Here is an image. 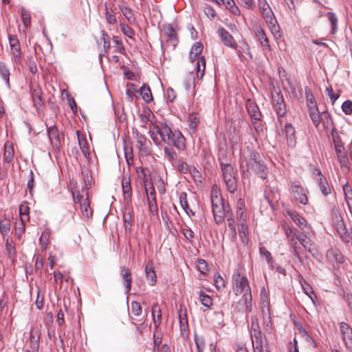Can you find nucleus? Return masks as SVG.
<instances>
[{
	"label": "nucleus",
	"mask_w": 352,
	"mask_h": 352,
	"mask_svg": "<svg viewBox=\"0 0 352 352\" xmlns=\"http://www.w3.org/2000/svg\"><path fill=\"white\" fill-rule=\"evenodd\" d=\"M211 204L214 221L220 224L226 217L228 226L230 230L235 231V221L232 217L229 206H226L219 190L213 187L211 190Z\"/></svg>",
	"instance_id": "obj_1"
},
{
	"label": "nucleus",
	"mask_w": 352,
	"mask_h": 352,
	"mask_svg": "<svg viewBox=\"0 0 352 352\" xmlns=\"http://www.w3.org/2000/svg\"><path fill=\"white\" fill-rule=\"evenodd\" d=\"M162 140L168 145H173L177 149L183 151L186 148L185 138L183 135L178 131H173L167 125L162 126H154Z\"/></svg>",
	"instance_id": "obj_2"
},
{
	"label": "nucleus",
	"mask_w": 352,
	"mask_h": 352,
	"mask_svg": "<svg viewBox=\"0 0 352 352\" xmlns=\"http://www.w3.org/2000/svg\"><path fill=\"white\" fill-rule=\"evenodd\" d=\"M258 8L262 16L272 34L280 36L279 26L275 15L266 0H258Z\"/></svg>",
	"instance_id": "obj_3"
},
{
	"label": "nucleus",
	"mask_w": 352,
	"mask_h": 352,
	"mask_svg": "<svg viewBox=\"0 0 352 352\" xmlns=\"http://www.w3.org/2000/svg\"><path fill=\"white\" fill-rule=\"evenodd\" d=\"M261 160H262V158L260 154L249 146L243 148L241 151L240 166L243 174L248 177L250 168L256 166V164Z\"/></svg>",
	"instance_id": "obj_4"
},
{
	"label": "nucleus",
	"mask_w": 352,
	"mask_h": 352,
	"mask_svg": "<svg viewBox=\"0 0 352 352\" xmlns=\"http://www.w3.org/2000/svg\"><path fill=\"white\" fill-rule=\"evenodd\" d=\"M232 288L235 295L245 294L252 293L249 281L247 277L241 274L239 268L236 269L232 276Z\"/></svg>",
	"instance_id": "obj_5"
},
{
	"label": "nucleus",
	"mask_w": 352,
	"mask_h": 352,
	"mask_svg": "<svg viewBox=\"0 0 352 352\" xmlns=\"http://www.w3.org/2000/svg\"><path fill=\"white\" fill-rule=\"evenodd\" d=\"M220 167L222 178L227 190L230 193H234L237 190V181L236 178V173L234 171L232 166L230 164L221 162L220 164Z\"/></svg>",
	"instance_id": "obj_6"
},
{
	"label": "nucleus",
	"mask_w": 352,
	"mask_h": 352,
	"mask_svg": "<svg viewBox=\"0 0 352 352\" xmlns=\"http://www.w3.org/2000/svg\"><path fill=\"white\" fill-rule=\"evenodd\" d=\"M331 221L333 226L344 242H349L351 237L344 224L342 218L337 207L331 209Z\"/></svg>",
	"instance_id": "obj_7"
},
{
	"label": "nucleus",
	"mask_w": 352,
	"mask_h": 352,
	"mask_svg": "<svg viewBox=\"0 0 352 352\" xmlns=\"http://www.w3.org/2000/svg\"><path fill=\"white\" fill-rule=\"evenodd\" d=\"M252 293L242 294L241 298L234 305V310L236 312L248 314L252 311Z\"/></svg>",
	"instance_id": "obj_8"
},
{
	"label": "nucleus",
	"mask_w": 352,
	"mask_h": 352,
	"mask_svg": "<svg viewBox=\"0 0 352 352\" xmlns=\"http://www.w3.org/2000/svg\"><path fill=\"white\" fill-rule=\"evenodd\" d=\"M10 47L12 60L14 63H20L21 60V52L20 43L15 35H10L8 37Z\"/></svg>",
	"instance_id": "obj_9"
},
{
	"label": "nucleus",
	"mask_w": 352,
	"mask_h": 352,
	"mask_svg": "<svg viewBox=\"0 0 352 352\" xmlns=\"http://www.w3.org/2000/svg\"><path fill=\"white\" fill-rule=\"evenodd\" d=\"M342 339L347 349L352 351V328L344 322L339 324Z\"/></svg>",
	"instance_id": "obj_10"
},
{
	"label": "nucleus",
	"mask_w": 352,
	"mask_h": 352,
	"mask_svg": "<svg viewBox=\"0 0 352 352\" xmlns=\"http://www.w3.org/2000/svg\"><path fill=\"white\" fill-rule=\"evenodd\" d=\"M274 109L278 116L283 117L286 113V107L283 96L278 92L272 94Z\"/></svg>",
	"instance_id": "obj_11"
},
{
	"label": "nucleus",
	"mask_w": 352,
	"mask_h": 352,
	"mask_svg": "<svg viewBox=\"0 0 352 352\" xmlns=\"http://www.w3.org/2000/svg\"><path fill=\"white\" fill-rule=\"evenodd\" d=\"M327 258L334 267H339L344 261L342 254L336 249H331L327 252Z\"/></svg>",
	"instance_id": "obj_12"
},
{
	"label": "nucleus",
	"mask_w": 352,
	"mask_h": 352,
	"mask_svg": "<svg viewBox=\"0 0 352 352\" xmlns=\"http://www.w3.org/2000/svg\"><path fill=\"white\" fill-rule=\"evenodd\" d=\"M218 34L220 36L223 44L232 49L237 48V43L234 41L233 36L225 28L221 27L217 30Z\"/></svg>",
	"instance_id": "obj_13"
},
{
	"label": "nucleus",
	"mask_w": 352,
	"mask_h": 352,
	"mask_svg": "<svg viewBox=\"0 0 352 352\" xmlns=\"http://www.w3.org/2000/svg\"><path fill=\"white\" fill-rule=\"evenodd\" d=\"M198 55L190 53V59L192 62L197 59L196 68H197V77L198 79H202L205 74L206 69V60L203 56L197 57Z\"/></svg>",
	"instance_id": "obj_14"
},
{
	"label": "nucleus",
	"mask_w": 352,
	"mask_h": 352,
	"mask_svg": "<svg viewBox=\"0 0 352 352\" xmlns=\"http://www.w3.org/2000/svg\"><path fill=\"white\" fill-rule=\"evenodd\" d=\"M318 186L324 196H327L331 193V189L327 181L326 177L321 173L320 170H317L316 177Z\"/></svg>",
	"instance_id": "obj_15"
},
{
	"label": "nucleus",
	"mask_w": 352,
	"mask_h": 352,
	"mask_svg": "<svg viewBox=\"0 0 352 352\" xmlns=\"http://www.w3.org/2000/svg\"><path fill=\"white\" fill-rule=\"evenodd\" d=\"M256 164V166H254L252 168H250L248 176L251 174V173H254L262 179L267 178L268 170L263 160H261Z\"/></svg>",
	"instance_id": "obj_16"
},
{
	"label": "nucleus",
	"mask_w": 352,
	"mask_h": 352,
	"mask_svg": "<svg viewBox=\"0 0 352 352\" xmlns=\"http://www.w3.org/2000/svg\"><path fill=\"white\" fill-rule=\"evenodd\" d=\"M132 134L135 139L137 147L142 151L147 152V139L146 138L140 133L138 129H133Z\"/></svg>",
	"instance_id": "obj_17"
},
{
	"label": "nucleus",
	"mask_w": 352,
	"mask_h": 352,
	"mask_svg": "<svg viewBox=\"0 0 352 352\" xmlns=\"http://www.w3.org/2000/svg\"><path fill=\"white\" fill-rule=\"evenodd\" d=\"M120 276L125 285V293L129 294L131 289L132 282L131 270L126 267H121Z\"/></svg>",
	"instance_id": "obj_18"
},
{
	"label": "nucleus",
	"mask_w": 352,
	"mask_h": 352,
	"mask_svg": "<svg viewBox=\"0 0 352 352\" xmlns=\"http://www.w3.org/2000/svg\"><path fill=\"white\" fill-rule=\"evenodd\" d=\"M246 109L252 119L258 121L261 118V112L256 104L252 100L248 99L246 102Z\"/></svg>",
	"instance_id": "obj_19"
},
{
	"label": "nucleus",
	"mask_w": 352,
	"mask_h": 352,
	"mask_svg": "<svg viewBox=\"0 0 352 352\" xmlns=\"http://www.w3.org/2000/svg\"><path fill=\"white\" fill-rule=\"evenodd\" d=\"M284 132L287 145L290 147H294L296 145L295 130L291 124L287 123L285 126Z\"/></svg>",
	"instance_id": "obj_20"
},
{
	"label": "nucleus",
	"mask_w": 352,
	"mask_h": 352,
	"mask_svg": "<svg viewBox=\"0 0 352 352\" xmlns=\"http://www.w3.org/2000/svg\"><path fill=\"white\" fill-rule=\"evenodd\" d=\"M254 32V34H255L256 37L260 42L261 45L266 47V48L268 50H271V47H270V45L269 43V40H268L267 37L266 36L264 30H263V28L261 26L258 25V26L255 27Z\"/></svg>",
	"instance_id": "obj_21"
},
{
	"label": "nucleus",
	"mask_w": 352,
	"mask_h": 352,
	"mask_svg": "<svg viewBox=\"0 0 352 352\" xmlns=\"http://www.w3.org/2000/svg\"><path fill=\"white\" fill-rule=\"evenodd\" d=\"M47 133L52 145L58 149L60 146V140L56 127L54 126H50L47 130Z\"/></svg>",
	"instance_id": "obj_22"
},
{
	"label": "nucleus",
	"mask_w": 352,
	"mask_h": 352,
	"mask_svg": "<svg viewBox=\"0 0 352 352\" xmlns=\"http://www.w3.org/2000/svg\"><path fill=\"white\" fill-rule=\"evenodd\" d=\"M296 240L300 242V243L302 245V247L307 250L310 254H311L314 256H316V248L315 244L311 243L310 239L307 237L306 236L301 237L300 236H296Z\"/></svg>",
	"instance_id": "obj_23"
},
{
	"label": "nucleus",
	"mask_w": 352,
	"mask_h": 352,
	"mask_svg": "<svg viewBox=\"0 0 352 352\" xmlns=\"http://www.w3.org/2000/svg\"><path fill=\"white\" fill-rule=\"evenodd\" d=\"M292 192L295 199L298 201L301 204L306 205L308 202L307 195L305 190L298 186H295L292 188Z\"/></svg>",
	"instance_id": "obj_24"
},
{
	"label": "nucleus",
	"mask_w": 352,
	"mask_h": 352,
	"mask_svg": "<svg viewBox=\"0 0 352 352\" xmlns=\"http://www.w3.org/2000/svg\"><path fill=\"white\" fill-rule=\"evenodd\" d=\"M122 192L124 199L130 200L131 197V186L130 178L124 175L122 179Z\"/></svg>",
	"instance_id": "obj_25"
},
{
	"label": "nucleus",
	"mask_w": 352,
	"mask_h": 352,
	"mask_svg": "<svg viewBox=\"0 0 352 352\" xmlns=\"http://www.w3.org/2000/svg\"><path fill=\"white\" fill-rule=\"evenodd\" d=\"M146 278L151 285H154L157 281V276L151 263H148L145 267Z\"/></svg>",
	"instance_id": "obj_26"
},
{
	"label": "nucleus",
	"mask_w": 352,
	"mask_h": 352,
	"mask_svg": "<svg viewBox=\"0 0 352 352\" xmlns=\"http://www.w3.org/2000/svg\"><path fill=\"white\" fill-rule=\"evenodd\" d=\"M10 69L7 65L3 62L0 61V77L4 81L6 86L8 89L10 88Z\"/></svg>",
	"instance_id": "obj_27"
},
{
	"label": "nucleus",
	"mask_w": 352,
	"mask_h": 352,
	"mask_svg": "<svg viewBox=\"0 0 352 352\" xmlns=\"http://www.w3.org/2000/svg\"><path fill=\"white\" fill-rule=\"evenodd\" d=\"M51 236V230L49 228H45L40 236L39 244L42 250H45L50 243V238Z\"/></svg>",
	"instance_id": "obj_28"
},
{
	"label": "nucleus",
	"mask_w": 352,
	"mask_h": 352,
	"mask_svg": "<svg viewBox=\"0 0 352 352\" xmlns=\"http://www.w3.org/2000/svg\"><path fill=\"white\" fill-rule=\"evenodd\" d=\"M287 214L291 217L293 221L300 228L303 229L306 225V220L301 216H300L296 211L288 210Z\"/></svg>",
	"instance_id": "obj_29"
},
{
	"label": "nucleus",
	"mask_w": 352,
	"mask_h": 352,
	"mask_svg": "<svg viewBox=\"0 0 352 352\" xmlns=\"http://www.w3.org/2000/svg\"><path fill=\"white\" fill-rule=\"evenodd\" d=\"M164 34L168 38V41L171 42L173 45L177 44V33L171 25H167L164 27Z\"/></svg>",
	"instance_id": "obj_30"
},
{
	"label": "nucleus",
	"mask_w": 352,
	"mask_h": 352,
	"mask_svg": "<svg viewBox=\"0 0 352 352\" xmlns=\"http://www.w3.org/2000/svg\"><path fill=\"white\" fill-rule=\"evenodd\" d=\"M119 9L122 16L127 20L129 24H134L135 18L134 16L133 10L124 6H119Z\"/></svg>",
	"instance_id": "obj_31"
},
{
	"label": "nucleus",
	"mask_w": 352,
	"mask_h": 352,
	"mask_svg": "<svg viewBox=\"0 0 352 352\" xmlns=\"http://www.w3.org/2000/svg\"><path fill=\"white\" fill-rule=\"evenodd\" d=\"M309 113L314 126L318 127L321 122V113H319L316 105L309 107Z\"/></svg>",
	"instance_id": "obj_32"
},
{
	"label": "nucleus",
	"mask_w": 352,
	"mask_h": 352,
	"mask_svg": "<svg viewBox=\"0 0 352 352\" xmlns=\"http://www.w3.org/2000/svg\"><path fill=\"white\" fill-rule=\"evenodd\" d=\"M152 316L155 329L158 328L162 321L161 309L158 304L155 303L152 307Z\"/></svg>",
	"instance_id": "obj_33"
},
{
	"label": "nucleus",
	"mask_w": 352,
	"mask_h": 352,
	"mask_svg": "<svg viewBox=\"0 0 352 352\" xmlns=\"http://www.w3.org/2000/svg\"><path fill=\"white\" fill-rule=\"evenodd\" d=\"M337 159L342 166L348 167L349 159L344 152V146L335 149Z\"/></svg>",
	"instance_id": "obj_34"
},
{
	"label": "nucleus",
	"mask_w": 352,
	"mask_h": 352,
	"mask_svg": "<svg viewBox=\"0 0 352 352\" xmlns=\"http://www.w3.org/2000/svg\"><path fill=\"white\" fill-rule=\"evenodd\" d=\"M179 202L182 208L189 217L195 215V212L189 208L187 200V194L186 192H182L180 194Z\"/></svg>",
	"instance_id": "obj_35"
},
{
	"label": "nucleus",
	"mask_w": 352,
	"mask_h": 352,
	"mask_svg": "<svg viewBox=\"0 0 352 352\" xmlns=\"http://www.w3.org/2000/svg\"><path fill=\"white\" fill-rule=\"evenodd\" d=\"M237 54L241 60L246 59L248 57L252 58L250 46L247 43H243L237 50Z\"/></svg>",
	"instance_id": "obj_36"
},
{
	"label": "nucleus",
	"mask_w": 352,
	"mask_h": 352,
	"mask_svg": "<svg viewBox=\"0 0 352 352\" xmlns=\"http://www.w3.org/2000/svg\"><path fill=\"white\" fill-rule=\"evenodd\" d=\"M285 232L286 236L290 239L291 244L292 245V248H294V254L298 257L299 254H298V251L296 250V245L297 243L296 240V236H299V235H296L295 233H294L292 230L289 227L285 228Z\"/></svg>",
	"instance_id": "obj_37"
},
{
	"label": "nucleus",
	"mask_w": 352,
	"mask_h": 352,
	"mask_svg": "<svg viewBox=\"0 0 352 352\" xmlns=\"http://www.w3.org/2000/svg\"><path fill=\"white\" fill-rule=\"evenodd\" d=\"M76 135L78 137V144L80 146V148L82 152L84 153L85 157H88L89 156L90 153L89 152V148L87 146V142L86 138L85 137H82L80 135V132L79 131H76Z\"/></svg>",
	"instance_id": "obj_38"
},
{
	"label": "nucleus",
	"mask_w": 352,
	"mask_h": 352,
	"mask_svg": "<svg viewBox=\"0 0 352 352\" xmlns=\"http://www.w3.org/2000/svg\"><path fill=\"white\" fill-rule=\"evenodd\" d=\"M344 195L345 201L348 206L350 212L352 214V208L350 204V201L352 200V189L348 183H346L342 188Z\"/></svg>",
	"instance_id": "obj_39"
},
{
	"label": "nucleus",
	"mask_w": 352,
	"mask_h": 352,
	"mask_svg": "<svg viewBox=\"0 0 352 352\" xmlns=\"http://www.w3.org/2000/svg\"><path fill=\"white\" fill-rule=\"evenodd\" d=\"M198 294L201 305L208 309L210 308L213 304L212 298L209 295L206 294L202 290L199 291Z\"/></svg>",
	"instance_id": "obj_40"
},
{
	"label": "nucleus",
	"mask_w": 352,
	"mask_h": 352,
	"mask_svg": "<svg viewBox=\"0 0 352 352\" xmlns=\"http://www.w3.org/2000/svg\"><path fill=\"white\" fill-rule=\"evenodd\" d=\"M80 209L82 212V217L86 219H89L92 215V210L90 208L89 202L88 198H85L84 201H82L80 204Z\"/></svg>",
	"instance_id": "obj_41"
},
{
	"label": "nucleus",
	"mask_w": 352,
	"mask_h": 352,
	"mask_svg": "<svg viewBox=\"0 0 352 352\" xmlns=\"http://www.w3.org/2000/svg\"><path fill=\"white\" fill-rule=\"evenodd\" d=\"M250 335L252 346L263 344L262 333L259 330L252 329Z\"/></svg>",
	"instance_id": "obj_42"
},
{
	"label": "nucleus",
	"mask_w": 352,
	"mask_h": 352,
	"mask_svg": "<svg viewBox=\"0 0 352 352\" xmlns=\"http://www.w3.org/2000/svg\"><path fill=\"white\" fill-rule=\"evenodd\" d=\"M140 94L142 96V99L146 102H149L151 100H153V96L151 94V91L148 86H146V85H143L142 87L140 89Z\"/></svg>",
	"instance_id": "obj_43"
},
{
	"label": "nucleus",
	"mask_w": 352,
	"mask_h": 352,
	"mask_svg": "<svg viewBox=\"0 0 352 352\" xmlns=\"http://www.w3.org/2000/svg\"><path fill=\"white\" fill-rule=\"evenodd\" d=\"M32 101L34 107L38 109L43 105V101L41 98V91L34 89L32 94Z\"/></svg>",
	"instance_id": "obj_44"
},
{
	"label": "nucleus",
	"mask_w": 352,
	"mask_h": 352,
	"mask_svg": "<svg viewBox=\"0 0 352 352\" xmlns=\"http://www.w3.org/2000/svg\"><path fill=\"white\" fill-rule=\"evenodd\" d=\"M14 158V148L12 145H5L3 160L7 163L12 162Z\"/></svg>",
	"instance_id": "obj_45"
},
{
	"label": "nucleus",
	"mask_w": 352,
	"mask_h": 352,
	"mask_svg": "<svg viewBox=\"0 0 352 352\" xmlns=\"http://www.w3.org/2000/svg\"><path fill=\"white\" fill-rule=\"evenodd\" d=\"M327 16L331 25V33L335 34L337 31L338 18L333 12H327Z\"/></svg>",
	"instance_id": "obj_46"
},
{
	"label": "nucleus",
	"mask_w": 352,
	"mask_h": 352,
	"mask_svg": "<svg viewBox=\"0 0 352 352\" xmlns=\"http://www.w3.org/2000/svg\"><path fill=\"white\" fill-rule=\"evenodd\" d=\"M74 201L76 204L79 203L80 204L84 201L85 198H88V193L87 190H82V193L79 191L72 192Z\"/></svg>",
	"instance_id": "obj_47"
},
{
	"label": "nucleus",
	"mask_w": 352,
	"mask_h": 352,
	"mask_svg": "<svg viewBox=\"0 0 352 352\" xmlns=\"http://www.w3.org/2000/svg\"><path fill=\"white\" fill-rule=\"evenodd\" d=\"M10 230V221L9 219H4L0 220V232L2 235L7 234Z\"/></svg>",
	"instance_id": "obj_48"
},
{
	"label": "nucleus",
	"mask_w": 352,
	"mask_h": 352,
	"mask_svg": "<svg viewBox=\"0 0 352 352\" xmlns=\"http://www.w3.org/2000/svg\"><path fill=\"white\" fill-rule=\"evenodd\" d=\"M259 253L261 256L265 257L267 264L272 267L273 258L271 253L265 247H261L259 248Z\"/></svg>",
	"instance_id": "obj_49"
},
{
	"label": "nucleus",
	"mask_w": 352,
	"mask_h": 352,
	"mask_svg": "<svg viewBox=\"0 0 352 352\" xmlns=\"http://www.w3.org/2000/svg\"><path fill=\"white\" fill-rule=\"evenodd\" d=\"M321 122H322L324 127L327 129H329L332 124L331 116L327 111H324L321 113Z\"/></svg>",
	"instance_id": "obj_50"
},
{
	"label": "nucleus",
	"mask_w": 352,
	"mask_h": 352,
	"mask_svg": "<svg viewBox=\"0 0 352 352\" xmlns=\"http://www.w3.org/2000/svg\"><path fill=\"white\" fill-rule=\"evenodd\" d=\"M131 314L135 316H140L142 313V308L140 302L133 301L131 303Z\"/></svg>",
	"instance_id": "obj_51"
},
{
	"label": "nucleus",
	"mask_w": 352,
	"mask_h": 352,
	"mask_svg": "<svg viewBox=\"0 0 352 352\" xmlns=\"http://www.w3.org/2000/svg\"><path fill=\"white\" fill-rule=\"evenodd\" d=\"M137 89L134 84H128L126 94L130 101H133L134 97H136Z\"/></svg>",
	"instance_id": "obj_52"
},
{
	"label": "nucleus",
	"mask_w": 352,
	"mask_h": 352,
	"mask_svg": "<svg viewBox=\"0 0 352 352\" xmlns=\"http://www.w3.org/2000/svg\"><path fill=\"white\" fill-rule=\"evenodd\" d=\"M21 20L23 25L27 28L30 24L31 16L28 11L22 8L21 10Z\"/></svg>",
	"instance_id": "obj_53"
},
{
	"label": "nucleus",
	"mask_w": 352,
	"mask_h": 352,
	"mask_svg": "<svg viewBox=\"0 0 352 352\" xmlns=\"http://www.w3.org/2000/svg\"><path fill=\"white\" fill-rule=\"evenodd\" d=\"M182 233L189 242H192L195 235L194 232L188 227L184 226L182 228Z\"/></svg>",
	"instance_id": "obj_54"
},
{
	"label": "nucleus",
	"mask_w": 352,
	"mask_h": 352,
	"mask_svg": "<svg viewBox=\"0 0 352 352\" xmlns=\"http://www.w3.org/2000/svg\"><path fill=\"white\" fill-rule=\"evenodd\" d=\"M153 114L149 110L143 111V112L140 114L141 122L142 123V126L146 127V125L150 121V117Z\"/></svg>",
	"instance_id": "obj_55"
},
{
	"label": "nucleus",
	"mask_w": 352,
	"mask_h": 352,
	"mask_svg": "<svg viewBox=\"0 0 352 352\" xmlns=\"http://www.w3.org/2000/svg\"><path fill=\"white\" fill-rule=\"evenodd\" d=\"M332 139H333V144L334 146V149L343 147V144L342 143V140L336 131H332L331 133Z\"/></svg>",
	"instance_id": "obj_56"
},
{
	"label": "nucleus",
	"mask_w": 352,
	"mask_h": 352,
	"mask_svg": "<svg viewBox=\"0 0 352 352\" xmlns=\"http://www.w3.org/2000/svg\"><path fill=\"white\" fill-rule=\"evenodd\" d=\"M146 192L147 193V198L149 202L150 207L151 208L153 206H156L155 193L154 188L153 187L151 188V190L149 192L148 189L146 188Z\"/></svg>",
	"instance_id": "obj_57"
},
{
	"label": "nucleus",
	"mask_w": 352,
	"mask_h": 352,
	"mask_svg": "<svg viewBox=\"0 0 352 352\" xmlns=\"http://www.w3.org/2000/svg\"><path fill=\"white\" fill-rule=\"evenodd\" d=\"M214 285L218 290H220L225 287V280L219 274H215Z\"/></svg>",
	"instance_id": "obj_58"
},
{
	"label": "nucleus",
	"mask_w": 352,
	"mask_h": 352,
	"mask_svg": "<svg viewBox=\"0 0 352 352\" xmlns=\"http://www.w3.org/2000/svg\"><path fill=\"white\" fill-rule=\"evenodd\" d=\"M120 27L121 28L122 32L125 36L129 38L133 37V36L134 35V31L128 25L123 23H120Z\"/></svg>",
	"instance_id": "obj_59"
},
{
	"label": "nucleus",
	"mask_w": 352,
	"mask_h": 352,
	"mask_svg": "<svg viewBox=\"0 0 352 352\" xmlns=\"http://www.w3.org/2000/svg\"><path fill=\"white\" fill-rule=\"evenodd\" d=\"M105 19L109 24H115L117 21L116 15L112 10H109L107 7H106Z\"/></svg>",
	"instance_id": "obj_60"
},
{
	"label": "nucleus",
	"mask_w": 352,
	"mask_h": 352,
	"mask_svg": "<svg viewBox=\"0 0 352 352\" xmlns=\"http://www.w3.org/2000/svg\"><path fill=\"white\" fill-rule=\"evenodd\" d=\"M164 152L166 157L170 162H173L177 159V153L172 148L165 147Z\"/></svg>",
	"instance_id": "obj_61"
},
{
	"label": "nucleus",
	"mask_w": 352,
	"mask_h": 352,
	"mask_svg": "<svg viewBox=\"0 0 352 352\" xmlns=\"http://www.w3.org/2000/svg\"><path fill=\"white\" fill-rule=\"evenodd\" d=\"M19 214L23 217L25 221L28 220V214H29V207L27 204H22L19 206Z\"/></svg>",
	"instance_id": "obj_62"
},
{
	"label": "nucleus",
	"mask_w": 352,
	"mask_h": 352,
	"mask_svg": "<svg viewBox=\"0 0 352 352\" xmlns=\"http://www.w3.org/2000/svg\"><path fill=\"white\" fill-rule=\"evenodd\" d=\"M30 347L32 352H38L39 347L38 337H35L32 333L30 335Z\"/></svg>",
	"instance_id": "obj_63"
},
{
	"label": "nucleus",
	"mask_w": 352,
	"mask_h": 352,
	"mask_svg": "<svg viewBox=\"0 0 352 352\" xmlns=\"http://www.w3.org/2000/svg\"><path fill=\"white\" fill-rule=\"evenodd\" d=\"M342 110L345 114L350 115L352 113V101H344L342 104Z\"/></svg>",
	"instance_id": "obj_64"
}]
</instances>
